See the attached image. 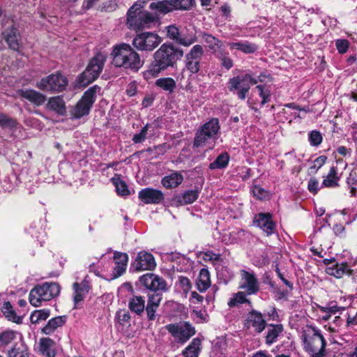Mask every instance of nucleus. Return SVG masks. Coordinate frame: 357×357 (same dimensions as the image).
I'll return each mask as SVG.
<instances>
[{
  "mask_svg": "<svg viewBox=\"0 0 357 357\" xmlns=\"http://www.w3.org/2000/svg\"><path fill=\"white\" fill-rule=\"evenodd\" d=\"M183 56V51L171 43H164L153 54V60L144 72L146 79L155 77L169 68H174L176 62Z\"/></svg>",
  "mask_w": 357,
  "mask_h": 357,
  "instance_id": "nucleus-1",
  "label": "nucleus"
},
{
  "mask_svg": "<svg viewBox=\"0 0 357 357\" xmlns=\"http://www.w3.org/2000/svg\"><path fill=\"white\" fill-rule=\"evenodd\" d=\"M112 63L119 68L137 71L143 65L139 54L128 44L120 43L113 47Z\"/></svg>",
  "mask_w": 357,
  "mask_h": 357,
  "instance_id": "nucleus-2",
  "label": "nucleus"
},
{
  "mask_svg": "<svg viewBox=\"0 0 357 357\" xmlns=\"http://www.w3.org/2000/svg\"><path fill=\"white\" fill-rule=\"evenodd\" d=\"M265 75L261 74L257 78L250 73L237 75L230 78L227 82L229 91L236 94L241 100H245L249 92L251 85L263 82Z\"/></svg>",
  "mask_w": 357,
  "mask_h": 357,
  "instance_id": "nucleus-3",
  "label": "nucleus"
},
{
  "mask_svg": "<svg viewBox=\"0 0 357 357\" xmlns=\"http://www.w3.org/2000/svg\"><path fill=\"white\" fill-rule=\"evenodd\" d=\"M303 337L304 349L310 357L326 356V341L319 330L312 327Z\"/></svg>",
  "mask_w": 357,
  "mask_h": 357,
  "instance_id": "nucleus-4",
  "label": "nucleus"
},
{
  "mask_svg": "<svg viewBox=\"0 0 357 357\" xmlns=\"http://www.w3.org/2000/svg\"><path fill=\"white\" fill-rule=\"evenodd\" d=\"M155 19V15L143 10L141 4L135 3L128 11L126 25L129 29L139 30L149 26Z\"/></svg>",
  "mask_w": 357,
  "mask_h": 357,
  "instance_id": "nucleus-5",
  "label": "nucleus"
},
{
  "mask_svg": "<svg viewBox=\"0 0 357 357\" xmlns=\"http://www.w3.org/2000/svg\"><path fill=\"white\" fill-rule=\"evenodd\" d=\"M107 56L102 52L97 53L90 61L86 70L78 77L77 84L86 86L96 80L102 72Z\"/></svg>",
  "mask_w": 357,
  "mask_h": 357,
  "instance_id": "nucleus-6",
  "label": "nucleus"
},
{
  "mask_svg": "<svg viewBox=\"0 0 357 357\" xmlns=\"http://www.w3.org/2000/svg\"><path fill=\"white\" fill-rule=\"evenodd\" d=\"M60 293V287L56 282H45L37 285L29 293L30 303L38 307L42 305V302L52 300Z\"/></svg>",
  "mask_w": 357,
  "mask_h": 357,
  "instance_id": "nucleus-7",
  "label": "nucleus"
},
{
  "mask_svg": "<svg viewBox=\"0 0 357 357\" xmlns=\"http://www.w3.org/2000/svg\"><path fill=\"white\" fill-rule=\"evenodd\" d=\"M100 88L97 85L88 89L82 96V98L77 102L73 110V115L76 119L87 115L96 100V94L99 92Z\"/></svg>",
  "mask_w": 357,
  "mask_h": 357,
  "instance_id": "nucleus-8",
  "label": "nucleus"
},
{
  "mask_svg": "<svg viewBox=\"0 0 357 357\" xmlns=\"http://www.w3.org/2000/svg\"><path fill=\"white\" fill-rule=\"evenodd\" d=\"M162 42L157 33L146 31L137 34L132 40V45L139 51L152 52Z\"/></svg>",
  "mask_w": 357,
  "mask_h": 357,
  "instance_id": "nucleus-9",
  "label": "nucleus"
},
{
  "mask_svg": "<svg viewBox=\"0 0 357 357\" xmlns=\"http://www.w3.org/2000/svg\"><path fill=\"white\" fill-rule=\"evenodd\" d=\"M68 80L61 73L56 72L42 78L36 83V87L49 92H61L65 89Z\"/></svg>",
  "mask_w": 357,
  "mask_h": 357,
  "instance_id": "nucleus-10",
  "label": "nucleus"
},
{
  "mask_svg": "<svg viewBox=\"0 0 357 357\" xmlns=\"http://www.w3.org/2000/svg\"><path fill=\"white\" fill-rule=\"evenodd\" d=\"M220 130L219 121L216 118L211 119L204 123L199 130L194 139V146L199 147L204 146L208 139H214Z\"/></svg>",
  "mask_w": 357,
  "mask_h": 357,
  "instance_id": "nucleus-11",
  "label": "nucleus"
},
{
  "mask_svg": "<svg viewBox=\"0 0 357 357\" xmlns=\"http://www.w3.org/2000/svg\"><path fill=\"white\" fill-rule=\"evenodd\" d=\"M176 342L184 344L195 334V329L188 322L170 324L165 326Z\"/></svg>",
  "mask_w": 357,
  "mask_h": 357,
  "instance_id": "nucleus-12",
  "label": "nucleus"
},
{
  "mask_svg": "<svg viewBox=\"0 0 357 357\" xmlns=\"http://www.w3.org/2000/svg\"><path fill=\"white\" fill-rule=\"evenodd\" d=\"M204 51L202 45H195L185 56V69L190 74H197L201 69Z\"/></svg>",
  "mask_w": 357,
  "mask_h": 357,
  "instance_id": "nucleus-13",
  "label": "nucleus"
},
{
  "mask_svg": "<svg viewBox=\"0 0 357 357\" xmlns=\"http://www.w3.org/2000/svg\"><path fill=\"white\" fill-rule=\"evenodd\" d=\"M241 282L240 288L245 290L246 294H256L259 290V281L253 271L241 270Z\"/></svg>",
  "mask_w": 357,
  "mask_h": 357,
  "instance_id": "nucleus-14",
  "label": "nucleus"
},
{
  "mask_svg": "<svg viewBox=\"0 0 357 357\" xmlns=\"http://www.w3.org/2000/svg\"><path fill=\"white\" fill-rule=\"evenodd\" d=\"M155 266L156 263L153 255L145 251L138 252L132 264V267L137 272L152 271Z\"/></svg>",
  "mask_w": 357,
  "mask_h": 357,
  "instance_id": "nucleus-15",
  "label": "nucleus"
},
{
  "mask_svg": "<svg viewBox=\"0 0 357 357\" xmlns=\"http://www.w3.org/2000/svg\"><path fill=\"white\" fill-rule=\"evenodd\" d=\"M167 36L169 38L185 47H189L195 43L197 39L195 34L181 35L178 28L175 25H170L167 27Z\"/></svg>",
  "mask_w": 357,
  "mask_h": 357,
  "instance_id": "nucleus-16",
  "label": "nucleus"
},
{
  "mask_svg": "<svg viewBox=\"0 0 357 357\" xmlns=\"http://www.w3.org/2000/svg\"><path fill=\"white\" fill-rule=\"evenodd\" d=\"M266 326V320L261 312L253 310L248 314L245 320V326L247 328H253L256 333H261Z\"/></svg>",
  "mask_w": 357,
  "mask_h": 357,
  "instance_id": "nucleus-17",
  "label": "nucleus"
},
{
  "mask_svg": "<svg viewBox=\"0 0 357 357\" xmlns=\"http://www.w3.org/2000/svg\"><path fill=\"white\" fill-rule=\"evenodd\" d=\"M139 199L146 204H158L165 199V195L160 190L147 188L139 192Z\"/></svg>",
  "mask_w": 357,
  "mask_h": 357,
  "instance_id": "nucleus-18",
  "label": "nucleus"
},
{
  "mask_svg": "<svg viewBox=\"0 0 357 357\" xmlns=\"http://www.w3.org/2000/svg\"><path fill=\"white\" fill-rule=\"evenodd\" d=\"M254 223L268 236L273 234L275 231V223L273 221L270 213H259L255 216Z\"/></svg>",
  "mask_w": 357,
  "mask_h": 357,
  "instance_id": "nucleus-19",
  "label": "nucleus"
},
{
  "mask_svg": "<svg viewBox=\"0 0 357 357\" xmlns=\"http://www.w3.org/2000/svg\"><path fill=\"white\" fill-rule=\"evenodd\" d=\"M18 95L22 98L26 99L36 106L42 105L46 100L45 95L33 89H25L19 90Z\"/></svg>",
  "mask_w": 357,
  "mask_h": 357,
  "instance_id": "nucleus-20",
  "label": "nucleus"
},
{
  "mask_svg": "<svg viewBox=\"0 0 357 357\" xmlns=\"http://www.w3.org/2000/svg\"><path fill=\"white\" fill-rule=\"evenodd\" d=\"M5 41L8 44L9 48L14 51H18L20 47L21 36L18 30L12 26L3 32Z\"/></svg>",
  "mask_w": 357,
  "mask_h": 357,
  "instance_id": "nucleus-21",
  "label": "nucleus"
},
{
  "mask_svg": "<svg viewBox=\"0 0 357 357\" xmlns=\"http://www.w3.org/2000/svg\"><path fill=\"white\" fill-rule=\"evenodd\" d=\"M162 300L161 295L158 294H151L149 295L146 312L147 319L153 321L155 319V312L157 311Z\"/></svg>",
  "mask_w": 357,
  "mask_h": 357,
  "instance_id": "nucleus-22",
  "label": "nucleus"
},
{
  "mask_svg": "<svg viewBox=\"0 0 357 357\" xmlns=\"http://www.w3.org/2000/svg\"><path fill=\"white\" fill-rule=\"evenodd\" d=\"M8 357H28L29 349L22 337L14 342L13 345L7 351Z\"/></svg>",
  "mask_w": 357,
  "mask_h": 357,
  "instance_id": "nucleus-23",
  "label": "nucleus"
},
{
  "mask_svg": "<svg viewBox=\"0 0 357 357\" xmlns=\"http://www.w3.org/2000/svg\"><path fill=\"white\" fill-rule=\"evenodd\" d=\"M38 350L45 357H55L56 343L50 337H42L39 340Z\"/></svg>",
  "mask_w": 357,
  "mask_h": 357,
  "instance_id": "nucleus-24",
  "label": "nucleus"
},
{
  "mask_svg": "<svg viewBox=\"0 0 357 357\" xmlns=\"http://www.w3.org/2000/svg\"><path fill=\"white\" fill-rule=\"evenodd\" d=\"M114 260L115 262L114 278H116L122 275L126 271L128 256L126 253L115 252Z\"/></svg>",
  "mask_w": 357,
  "mask_h": 357,
  "instance_id": "nucleus-25",
  "label": "nucleus"
},
{
  "mask_svg": "<svg viewBox=\"0 0 357 357\" xmlns=\"http://www.w3.org/2000/svg\"><path fill=\"white\" fill-rule=\"evenodd\" d=\"M145 298L142 296H132L128 301L130 310L138 316H141L146 310Z\"/></svg>",
  "mask_w": 357,
  "mask_h": 357,
  "instance_id": "nucleus-26",
  "label": "nucleus"
},
{
  "mask_svg": "<svg viewBox=\"0 0 357 357\" xmlns=\"http://www.w3.org/2000/svg\"><path fill=\"white\" fill-rule=\"evenodd\" d=\"M202 38L205 43L208 44V47L211 52L215 56L220 52L221 50H225L223 43L214 37L213 36L204 33L202 34Z\"/></svg>",
  "mask_w": 357,
  "mask_h": 357,
  "instance_id": "nucleus-27",
  "label": "nucleus"
},
{
  "mask_svg": "<svg viewBox=\"0 0 357 357\" xmlns=\"http://www.w3.org/2000/svg\"><path fill=\"white\" fill-rule=\"evenodd\" d=\"M340 176H338L337 167L332 166L328 174L324 177L322 186L326 188H336L339 186Z\"/></svg>",
  "mask_w": 357,
  "mask_h": 357,
  "instance_id": "nucleus-28",
  "label": "nucleus"
},
{
  "mask_svg": "<svg viewBox=\"0 0 357 357\" xmlns=\"http://www.w3.org/2000/svg\"><path fill=\"white\" fill-rule=\"evenodd\" d=\"M202 350V342L198 337L194 338L190 344L182 351L184 357H199Z\"/></svg>",
  "mask_w": 357,
  "mask_h": 357,
  "instance_id": "nucleus-29",
  "label": "nucleus"
},
{
  "mask_svg": "<svg viewBox=\"0 0 357 357\" xmlns=\"http://www.w3.org/2000/svg\"><path fill=\"white\" fill-rule=\"evenodd\" d=\"M66 321V316L54 317L49 320L47 324L42 328V332L46 335H50L54 333L56 328L62 326Z\"/></svg>",
  "mask_w": 357,
  "mask_h": 357,
  "instance_id": "nucleus-30",
  "label": "nucleus"
},
{
  "mask_svg": "<svg viewBox=\"0 0 357 357\" xmlns=\"http://www.w3.org/2000/svg\"><path fill=\"white\" fill-rule=\"evenodd\" d=\"M228 46L231 50H238L245 54H252L257 50V46L248 41L229 43Z\"/></svg>",
  "mask_w": 357,
  "mask_h": 357,
  "instance_id": "nucleus-31",
  "label": "nucleus"
},
{
  "mask_svg": "<svg viewBox=\"0 0 357 357\" xmlns=\"http://www.w3.org/2000/svg\"><path fill=\"white\" fill-rule=\"evenodd\" d=\"M48 109L54 111L59 115H64L66 109L63 99L60 96L50 98L47 104Z\"/></svg>",
  "mask_w": 357,
  "mask_h": 357,
  "instance_id": "nucleus-32",
  "label": "nucleus"
},
{
  "mask_svg": "<svg viewBox=\"0 0 357 357\" xmlns=\"http://www.w3.org/2000/svg\"><path fill=\"white\" fill-rule=\"evenodd\" d=\"M173 0H165L153 2L149 8L153 10H156L160 13L166 14L174 10Z\"/></svg>",
  "mask_w": 357,
  "mask_h": 357,
  "instance_id": "nucleus-33",
  "label": "nucleus"
},
{
  "mask_svg": "<svg viewBox=\"0 0 357 357\" xmlns=\"http://www.w3.org/2000/svg\"><path fill=\"white\" fill-rule=\"evenodd\" d=\"M183 180V175L177 172H173L162 179V184L166 188L177 187Z\"/></svg>",
  "mask_w": 357,
  "mask_h": 357,
  "instance_id": "nucleus-34",
  "label": "nucleus"
},
{
  "mask_svg": "<svg viewBox=\"0 0 357 357\" xmlns=\"http://www.w3.org/2000/svg\"><path fill=\"white\" fill-rule=\"evenodd\" d=\"M352 271L349 269L347 264H336L335 266L328 267L326 272L328 275L336 278H341L345 274H350Z\"/></svg>",
  "mask_w": 357,
  "mask_h": 357,
  "instance_id": "nucleus-35",
  "label": "nucleus"
},
{
  "mask_svg": "<svg viewBox=\"0 0 357 357\" xmlns=\"http://www.w3.org/2000/svg\"><path fill=\"white\" fill-rule=\"evenodd\" d=\"M211 285L210 273L206 268L201 269L197 280V286L199 291H205Z\"/></svg>",
  "mask_w": 357,
  "mask_h": 357,
  "instance_id": "nucleus-36",
  "label": "nucleus"
},
{
  "mask_svg": "<svg viewBox=\"0 0 357 357\" xmlns=\"http://www.w3.org/2000/svg\"><path fill=\"white\" fill-rule=\"evenodd\" d=\"M282 331L283 326L282 324L270 325L268 327L266 335V343L268 345L272 344Z\"/></svg>",
  "mask_w": 357,
  "mask_h": 357,
  "instance_id": "nucleus-37",
  "label": "nucleus"
},
{
  "mask_svg": "<svg viewBox=\"0 0 357 357\" xmlns=\"http://www.w3.org/2000/svg\"><path fill=\"white\" fill-rule=\"evenodd\" d=\"M229 162V155L227 153H222L216 159L209 165V169H224L227 167Z\"/></svg>",
  "mask_w": 357,
  "mask_h": 357,
  "instance_id": "nucleus-38",
  "label": "nucleus"
},
{
  "mask_svg": "<svg viewBox=\"0 0 357 357\" xmlns=\"http://www.w3.org/2000/svg\"><path fill=\"white\" fill-rule=\"evenodd\" d=\"M1 311L8 320L16 323L20 321V317L16 314L10 302L8 301L3 303Z\"/></svg>",
  "mask_w": 357,
  "mask_h": 357,
  "instance_id": "nucleus-39",
  "label": "nucleus"
},
{
  "mask_svg": "<svg viewBox=\"0 0 357 357\" xmlns=\"http://www.w3.org/2000/svg\"><path fill=\"white\" fill-rule=\"evenodd\" d=\"M228 55L229 53L225 49L215 56L220 61L221 66L227 70L231 69L234 66L233 60Z\"/></svg>",
  "mask_w": 357,
  "mask_h": 357,
  "instance_id": "nucleus-40",
  "label": "nucleus"
},
{
  "mask_svg": "<svg viewBox=\"0 0 357 357\" xmlns=\"http://www.w3.org/2000/svg\"><path fill=\"white\" fill-rule=\"evenodd\" d=\"M155 84L169 92H172L176 88V82L174 79L171 77L160 78L156 81Z\"/></svg>",
  "mask_w": 357,
  "mask_h": 357,
  "instance_id": "nucleus-41",
  "label": "nucleus"
},
{
  "mask_svg": "<svg viewBox=\"0 0 357 357\" xmlns=\"http://www.w3.org/2000/svg\"><path fill=\"white\" fill-rule=\"evenodd\" d=\"M151 291H166L167 288V282L166 281L161 277L154 275L153 278V282L149 286V289Z\"/></svg>",
  "mask_w": 357,
  "mask_h": 357,
  "instance_id": "nucleus-42",
  "label": "nucleus"
},
{
  "mask_svg": "<svg viewBox=\"0 0 357 357\" xmlns=\"http://www.w3.org/2000/svg\"><path fill=\"white\" fill-rule=\"evenodd\" d=\"M17 339L13 331H5L0 334V347H4L13 342L17 341Z\"/></svg>",
  "mask_w": 357,
  "mask_h": 357,
  "instance_id": "nucleus-43",
  "label": "nucleus"
},
{
  "mask_svg": "<svg viewBox=\"0 0 357 357\" xmlns=\"http://www.w3.org/2000/svg\"><path fill=\"white\" fill-rule=\"evenodd\" d=\"M248 303L250 304V301L245 298V291H238L234 294L233 297L228 301V305L229 307H234L238 303Z\"/></svg>",
  "mask_w": 357,
  "mask_h": 357,
  "instance_id": "nucleus-44",
  "label": "nucleus"
},
{
  "mask_svg": "<svg viewBox=\"0 0 357 357\" xmlns=\"http://www.w3.org/2000/svg\"><path fill=\"white\" fill-rule=\"evenodd\" d=\"M50 316L49 310H35L30 317L31 322L33 324L38 323L40 321L47 319Z\"/></svg>",
  "mask_w": 357,
  "mask_h": 357,
  "instance_id": "nucleus-45",
  "label": "nucleus"
},
{
  "mask_svg": "<svg viewBox=\"0 0 357 357\" xmlns=\"http://www.w3.org/2000/svg\"><path fill=\"white\" fill-rule=\"evenodd\" d=\"M130 312L124 309L118 310L115 315V319L122 326L130 325Z\"/></svg>",
  "mask_w": 357,
  "mask_h": 357,
  "instance_id": "nucleus-46",
  "label": "nucleus"
},
{
  "mask_svg": "<svg viewBox=\"0 0 357 357\" xmlns=\"http://www.w3.org/2000/svg\"><path fill=\"white\" fill-rule=\"evenodd\" d=\"M174 10H190L194 5V0H173Z\"/></svg>",
  "mask_w": 357,
  "mask_h": 357,
  "instance_id": "nucleus-47",
  "label": "nucleus"
},
{
  "mask_svg": "<svg viewBox=\"0 0 357 357\" xmlns=\"http://www.w3.org/2000/svg\"><path fill=\"white\" fill-rule=\"evenodd\" d=\"M112 181L119 195L123 196L128 195L129 194L127 185L123 181L121 180L120 178H113Z\"/></svg>",
  "mask_w": 357,
  "mask_h": 357,
  "instance_id": "nucleus-48",
  "label": "nucleus"
},
{
  "mask_svg": "<svg viewBox=\"0 0 357 357\" xmlns=\"http://www.w3.org/2000/svg\"><path fill=\"white\" fill-rule=\"evenodd\" d=\"M199 192L196 190H191L185 192L182 196V202L185 204L193 203L197 198Z\"/></svg>",
  "mask_w": 357,
  "mask_h": 357,
  "instance_id": "nucleus-49",
  "label": "nucleus"
},
{
  "mask_svg": "<svg viewBox=\"0 0 357 357\" xmlns=\"http://www.w3.org/2000/svg\"><path fill=\"white\" fill-rule=\"evenodd\" d=\"M90 289L91 287L89 282L86 280H84L80 283L75 282L73 284L74 291L81 293L84 295H86L89 293Z\"/></svg>",
  "mask_w": 357,
  "mask_h": 357,
  "instance_id": "nucleus-50",
  "label": "nucleus"
},
{
  "mask_svg": "<svg viewBox=\"0 0 357 357\" xmlns=\"http://www.w3.org/2000/svg\"><path fill=\"white\" fill-rule=\"evenodd\" d=\"M327 157L326 155H321L317 158L313 165L309 168L310 173H316L326 162Z\"/></svg>",
  "mask_w": 357,
  "mask_h": 357,
  "instance_id": "nucleus-51",
  "label": "nucleus"
},
{
  "mask_svg": "<svg viewBox=\"0 0 357 357\" xmlns=\"http://www.w3.org/2000/svg\"><path fill=\"white\" fill-rule=\"evenodd\" d=\"M256 89L259 91V96L261 98V105L263 106L270 101L271 92L269 90L265 89L263 85H257Z\"/></svg>",
  "mask_w": 357,
  "mask_h": 357,
  "instance_id": "nucleus-52",
  "label": "nucleus"
},
{
  "mask_svg": "<svg viewBox=\"0 0 357 357\" xmlns=\"http://www.w3.org/2000/svg\"><path fill=\"white\" fill-rule=\"evenodd\" d=\"M0 126L11 128L16 126V121L3 114H0Z\"/></svg>",
  "mask_w": 357,
  "mask_h": 357,
  "instance_id": "nucleus-53",
  "label": "nucleus"
},
{
  "mask_svg": "<svg viewBox=\"0 0 357 357\" xmlns=\"http://www.w3.org/2000/svg\"><path fill=\"white\" fill-rule=\"evenodd\" d=\"M309 141L312 146H318L322 142V136L319 131L312 130L309 134Z\"/></svg>",
  "mask_w": 357,
  "mask_h": 357,
  "instance_id": "nucleus-54",
  "label": "nucleus"
},
{
  "mask_svg": "<svg viewBox=\"0 0 357 357\" xmlns=\"http://www.w3.org/2000/svg\"><path fill=\"white\" fill-rule=\"evenodd\" d=\"M349 43L345 39H338L335 41L336 48L340 54H344L349 48Z\"/></svg>",
  "mask_w": 357,
  "mask_h": 357,
  "instance_id": "nucleus-55",
  "label": "nucleus"
},
{
  "mask_svg": "<svg viewBox=\"0 0 357 357\" xmlns=\"http://www.w3.org/2000/svg\"><path fill=\"white\" fill-rule=\"evenodd\" d=\"M253 195L259 199H264L269 197V193L259 186H255L252 189Z\"/></svg>",
  "mask_w": 357,
  "mask_h": 357,
  "instance_id": "nucleus-56",
  "label": "nucleus"
},
{
  "mask_svg": "<svg viewBox=\"0 0 357 357\" xmlns=\"http://www.w3.org/2000/svg\"><path fill=\"white\" fill-rule=\"evenodd\" d=\"M333 302L329 304L328 306H319V309L321 312L324 313H330V314H335L337 313L341 307H338L337 305H332Z\"/></svg>",
  "mask_w": 357,
  "mask_h": 357,
  "instance_id": "nucleus-57",
  "label": "nucleus"
},
{
  "mask_svg": "<svg viewBox=\"0 0 357 357\" xmlns=\"http://www.w3.org/2000/svg\"><path fill=\"white\" fill-rule=\"evenodd\" d=\"M148 125H146L139 132V133L134 135L132 140L135 143H141L144 141L147 131H148Z\"/></svg>",
  "mask_w": 357,
  "mask_h": 357,
  "instance_id": "nucleus-58",
  "label": "nucleus"
},
{
  "mask_svg": "<svg viewBox=\"0 0 357 357\" xmlns=\"http://www.w3.org/2000/svg\"><path fill=\"white\" fill-rule=\"evenodd\" d=\"M155 274L146 273L140 277L139 281L141 284L144 286L146 289H149V286L153 282V278Z\"/></svg>",
  "mask_w": 357,
  "mask_h": 357,
  "instance_id": "nucleus-59",
  "label": "nucleus"
},
{
  "mask_svg": "<svg viewBox=\"0 0 357 357\" xmlns=\"http://www.w3.org/2000/svg\"><path fill=\"white\" fill-rule=\"evenodd\" d=\"M202 259L205 261H218L220 260V255L212 251H207L204 253Z\"/></svg>",
  "mask_w": 357,
  "mask_h": 357,
  "instance_id": "nucleus-60",
  "label": "nucleus"
},
{
  "mask_svg": "<svg viewBox=\"0 0 357 357\" xmlns=\"http://www.w3.org/2000/svg\"><path fill=\"white\" fill-rule=\"evenodd\" d=\"M307 189L310 192L313 194L317 193L319 190V182L315 178H311L309 180Z\"/></svg>",
  "mask_w": 357,
  "mask_h": 357,
  "instance_id": "nucleus-61",
  "label": "nucleus"
},
{
  "mask_svg": "<svg viewBox=\"0 0 357 357\" xmlns=\"http://www.w3.org/2000/svg\"><path fill=\"white\" fill-rule=\"evenodd\" d=\"M136 92H137V84H136V83L135 82L130 83L128 85V86H127L126 93L129 96H135L136 94Z\"/></svg>",
  "mask_w": 357,
  "mask_h": 357,
  "instance_id": "nucleus-62",
  "label": "nucleus"
},
{
  "mask_svg": "<svg viewBox=\"0 0 357 357\" xmlns=\"http://www.w3.org/2000/svg\"><path fill=\"white\" fill-rule=\"evenodd\" d=\"M337 152L343 156H347L351 155V150L350 149H347L346 146H340L337 148Z\"/></svg>",
  "mask_w": 357,
  "mask_h": 357,
  "instance_id": "nucleus-63",
  "label": "nucleus"
},
{
  "mask_svg": "<svg viewBox=\"0 0 357 357\" xmlns=\"http://www.w3.org/2000/svg\"><path fill=\"white\" fill-rule=\"evenodd\" d=\"M278 276L280 278V280L290 289L293 288V284L289 281H288L287 279L284 278V275L281 273L279 268H277L275 270Z\"/></svg>",
  "mask_w": 357,
  "mask_h": 357,
  "instance_id": "nucleus-64",
  "label": "nucleus"
}]
</instances>
